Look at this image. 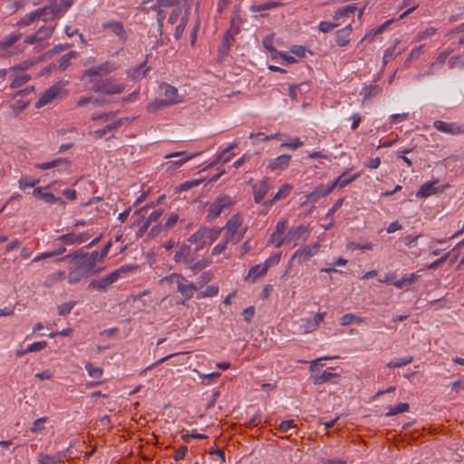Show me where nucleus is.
I'll return each mask as SVG.
<instances>
[{
	"label": "nucleus",
	"instance_id": "nucleus-1",
	"mask_svg": "<svg viewBox=\"0 0 464 464\" xmlns=\"http://www.w3.org/2000/svg\"><path fill=\"white\" fill-rule=\"evenodd\" d=\"M68 260H71L72 263L68 273V283L71 285L101 271V268L95 267L88 259L77 257L69 258Z\"/></svg>",
	"mask_w": 464,
	"mask_h": 464
},
{
	"label": "nucleus",
	"instance_id": "nucleus-2",
	"mask_svg": "<svg viewBox=\"0 0 464 464\" xmlns=\"http://www.w3.org/2000/svg\"><path fill=\"white\" fill-rule=\"evenodd\" d=\"M234 205L232 198L227 195L218 197L211 204L208 205L207 221L211 222L216 219L224 209L230 208Z\"/></svg>",
	"mask_w": 464,
	"mask_h": 464
},
{
	"label": "nucleus",
	"instance_id": "nucleus-3",
	"mask_svg": "<svg viewBox=\"0 0 464 464\" xmlns=\"http://www.w3.org/2000/svg\"><path fill=\"white\" fill-rule=\"evenodd\" d=\"M125 89L123 83L118 82L111 78L101 79L94 82L92 90L95 92H102L108 95L120 94Z\"/></svg>",
	"mask_w": 464,
	"mask_h": 464
},
{
	"label": "nucleus",
	"instance_id": "nucleus-4",
	"mask_svg": "<svg viewBox=\"0 0 464 464\" xmlns=\"http://www.w3.org/2000/svg\"><path fill=\"white\" fill-rule=\"evenodd\" d=\"M116 69H117V66H116L115 63H113L111 61H105L104 63H102V64H100L98 66H94V67L86 69L83 72L82 78L83 79L85 77H92V76L103 77V76H106V75L110 74L111 72H114Z\"/></svg>",
	"mask_w": 464,
	"mask_h": 464
},
{
	"label": "nucleus",
	"instance_id": "nucleus-5",
	"mask_svg": "<svg viewBox=\"0 0 464 464\" xmlns=\"http://www.w3.org/2000/svg\"><path fill=\"white\" fill-rule=\"evenodd\" d=\"M77 257L88 259L90 262L92 263V265L95 267H97L96 266L97 263L102 262L103 260V257L102 256H100V252L92 251L91 254H89V253L85 252L82 248H81L77 251L69 253V254L62 256L61 258H59V260L65 261L69 258H77Z\"/></svg>",
	"mask_w": 464,
	"mask_h": 464
},
{
	"label": "nucleus",
	"instance_id": "nucleus-6",
	"mask_svg": "<svg viewBox=\"0 0 464 464\" xmlns=\"http://www.w3.org/2000/svg\"><path fill=\"white\" fill-rule=\"evenodd\" d=\"M310 231L304 225H299L295 227H292L287 234L285 235L289 243H293L295 246L299 245L301 242H304L307 239Z\"/></svg>",
	"mask_w": 464,
	"mask_h": 464
},
{
	"label": "nucleus",
	"instance_id": "nucleus-7",
	"mask_svg": "<svg viewBox=\"0 0 464 464\" xmlns=\"http://www.w3.org/2000/svg\"><path fill=\"white\" fill-rule=\"evenodd\" d=\"M319 246H320L319 243L316 242V243L313 244L312 246H305L304 247L297 249L295 252V254L293 255L291 261L292 262L296 261L298 263H302V262L305 261L306 259H308L309 257H311L312 256H314V254L317 253Z\"/></svg>",
	"mask_w": 464,
	"mask_h": 464
},
{
	"label": "nucleus",
	"instance_id": "nucleus-8",
	"mask_svg": "<svg viewBox=\"0 0 464 464\" xmlns=\"http://www.w3.org/2000/svg\"><path fill=\"white\" fill-rule=\"evenodd\" d=\"M62 88L58 85H53L44 91L43 95L35 102V108L39 109L52 102L60 93Z\"/></svg>",
	"mask_w": 464,
	"mask_h": 464
},
{
	"label": "nucleus",
	"instance_id": "nucleus-9",
	"mask_svg": "<svg viewBox=\"0 0 464 464\" xmlns=\"http://www.w3.org/2000/svg\"><path fill=\"white\" fill-rule=\"evenodd\" d=\"M433 126L437 130L451 135H457L463 131L462 128L455 122H446L438 120L433 122Z\"/></svg>",
	"mask_w": 464,
	"mask_h": 464
},
{
	"label": "nucleus",
	"instance_id": "nucleus-10",
	"mask_svg": "<svg viewBox=\"0 0 464 464\" xmlns=\"http://www.w3.org/2000/svg\"><path fill=\"white\" fill-rule=\"evenodd\" d=\"M340 374L329 371H324L322 373L314 375L313 377V382L314 385H322L326 382L336 384L339 382Z\"/></svg>",
	"mask_w": 464,
	"mask_h": 464
},
{
	"label": "nucleus",
	"instance_id": "nucleus-11",
	"mask_svg": "<svg viewBox=\"0 0 464 464\" xmlns=\"http://www.w3.org/2000/svg\"><path fill=\"white\" fill-rule=\"evenodd\" d=\"M438 180L428 181L421 185L419 190L416 192V197L419 198H425L431 195L437 194L438 192H442L444 190V187L440 188L435 187V184Z\"/></svg>",
	"mask_w": 464,
	"mask_h": 464
},
{
	"label": "nucleus",
	"instance_id": "nucleus-12",
	"mask_svg": "<svg viewBox=\"0 0 464 464\" xmlns=\"http://www.w3.org/2000/svg\"><path fill=\"white\" fill-rule=\"evenodd\" d=\"M88 239V234L86 233H80L76 234L74 232L63 234L60 236L57 240L61 241L63 244L66 245H80L84 243Z\"/></svg>",
	"mask_w": 464,
	"mask_h": 464
},
{
	"label": "nucleus",
	"instance_id": "nucleus-13",
	"mask_svg": "<svg viewBox=\"0 0 464 464\" xmlns=\"http://www.w3.org/2000/svg\"><path fill=\"white\" fill-rule=\"evenodd\" d=\"M190 252L191 246L187 244H182L176 251L173 259L176 263L182 262L186 265H190L194 260L193 258L189 257Z\"/></svg>",
	"mask_w": 464,
	"mask_h": 464
},
{
	"label": "nucleus",
	"instance_id": "nucleus-14",
	"mask_svg": "<svg viewBox=\"0 0 464 464\" xmlns=\"http://www.w3.org/2000/svg\"><path fill=\"white\" fill-rule=\"evenodd\" d=\"M252 188L254 193V201L256 203H260L270 189L269 179L266 177L264 178L259 188H257L256 185H254Z\"/></svg>",
	"mask_w": 464,
	"mask_h": 464
},
{
	"label": "nucleus",
	"instance_id": "nucleus-15",
	"mask_svg": "<svg viewBox=\"0 0 464 464\" xmlns=\"http://www.w3.org/2000/svg\"><path fill=\"white\" fill-rule=\"evenodd\" d=\"M332 192V188L330 184L324 186V184H320L315 187V188L306 196V201L308 202H316L321 197L326 196Z\"/></svg>",
	"mask_w": 464,
	"mask_h": 464
},
{
	"label": "nucleus",
	"instance_id": "nucleus-16",
	"mask_svg": "<svg viewBox=\"0 0 464 464\" xmlns=\"http://www.w3.org/2000/svg\"><path fill=\"white\" fill-rule=\"evenodd\" d=\"M291 160V156L282 154L270 160L267 168L271 170H282L288 167Z\"/></svg>",
	"mask_w": 464,
	"mask_h": 464
},
{
	"label": "nucleus",
	"instance_id": "nucleus-17",
	"mask_svg": "<svg viewBox=\"0 0 464 464\" xmlns=\"http://www.w3.org/2000/svg\"><path fill=\"white\" fill-rule=\"evenodd\" d=\"M22 37V34H10L5 38L0 41V57L6 55L7 50Z\"/></svg>",
	"mask_w": 464,
	"mask_h": 464
},
{
	"label": "nucleus",
	"instance_id": "nucleus-18",
	"mask_svg": "<svg viewBox=\"0 0 464 464\" xmlns=\"http://www.w3.org/2000/svg\"><path fill=\"white\" fill-rule=\"evenodd\" d=\"M184 279L177 280V289L178 292H179L185 299L188 300L190 299L194 292L198 289L196 285L193 283H184Z\"/></svg>",
	"mask_w": 464,
	"mask_h": 464
},
{
	"label": "nucleus",
	"instance_id": "nucleus-19",
	"mask_svg": "<svg viewBox=\"0 0 464 464\" xmlns=\"http://www.w3.org/2000/svg\"><path fill=\"white\" fill-rule=\"evenodd\" d=\"M147 61H144L139 66L131 67L127 71V74L129 77L133 80H138L145 77L147 72L150 71V66H146Z\"/></svg>",
	"mask_w": 464,
	"mask_h": 464
},
{
	"label": "nucleus",
	"instance_id": "nucleus-20",
	"mask_svg": "<svg viewBox=\"0 0 464 464\" xmlns=\"http://www.w3.org/2000/svg\"><path fill=\"white\" fill-rule=\"evenodd\" d=\"M352 33L351 24H347L345 27L338 30L335 35V42L339 46H345L350 42V34Z\"/></svg>",
	"mask_w": 464,
	"mask_h": 464
},
{
	"label": "nucleus",
	"instance_id": "nucleus-21",
	"mask_svg": "<svg viewBox=\"0 0 464 464\" xmlns=\"http://www.w3.org/2000/svg\"><path fill=\"white\" fill-rule=\"evenodd\" d=\"M73 2L74 0H61L57 3L56 0H53L51 5L56 18L60 17L62 14L66 12L72 5Z\"/></svg>",
	"mask_w": 464,
	"mask_h": 464
},
{
	"label": "nucleus",
	"instance_id": "nucleus-22",
	"mask_svg": "<svg viewBox=\"0 0 464 464\" xmlns=\"http://www.w3.org/2000/svg\"><path fill=\"white\" fill-rule=\"evenodd\" d=\"M188 242L196 245L195 251H199L208 245V241L206 237H204L201 227L189 237Z\"/></svg>",
	"mask_w": 464,
	"mask_h": 464
},
{
	"label": "nucleus",
	"instance_id": "nucleus-23",
	"mask_svg": "<svg viewBox=\"0 0 464 464\" xmlns=\"http://www.w3.org/2000/svg\"><path fill=\"white\" fill-rule=\"evenodd\" d=\"M160 88L163 90L165 99L175 101V104L182 102V98L179 95L176 87L168 83H162Z\"/></svg>",
	"mask_w": 464,
	"mask_h": 464
},
{
	"label": "nucleus",
	"instance_id": "nucleus-24",
	"mask_svg": "<svg viewBox=\"0 0 464 464\" xmlns=\"http://www.w3.org/2000/svg\"><path fill=\"white\" fill-rule=\"evenodd\" d=\"M104 28L111 29V31L121 39L126 38V31L123 24L118 21H109L103 24Z\"/></svg>",
	"mask_w": 464,
	"mask_h": 464
},
{
	"label": "nucleus",
	"instance_id": "nucleus-25",
	"mask_svg": "<svg viewBox=\"0 0 464 464\" xmlns=\"http://www.w3.org/2000/svg\"><path fill=\"white\" fill-rule=\"evenodd\" d=\"M122 124V120H118L114 122L107 124L104 128L94 130L92 135L96 139H102L107 133L113 131L114 130L120 128Z\"/></svg>",
	"mask_w": 464,
	"mask_h": 464
},
{
	"label": "nucleus",
	"instance_id": "nucleus-26",
	"mask_svg": "<svg viewBox=\"0 0 464 464\" xmlns=\"http://www.w3.org/2000/svg\"><path fill=\"white\" fill-rule=\"evenodd\" d=\"M324 313H318L312 319L306 320L305 324L303 325L304 333H311L314 331L319 324L324 321Z\"/></svg>",
	"mask_w": 464,
	"mask_h": 464
},
{
	"label": "nucleus",
	"instance_id": "nucleus-27",
	"mask_svg": "<svg viewBox=\"0 0 464 464\" xmlns=\"http://www.w3.org/2000/svg\"><path fill=\"white\" fill-rule=\"evenodd\" d=\"M345 174H346L345 172L342 173L334 182H332L330 184V187L332 188V191L336 187L344 188L345 186L349 185L350 183H352L353 180H355L359 177V174L356 173L348 178H344Z\"/></svg>",
	"mask_w": 464,
	"mask_h": 464
},
{
	"label": "nucleus",
	"instance_id": "nucleus-28",
	"mask_svg": "<svg viewBox=\"0 0 464 464\" xmlns=\"http://www.w3.org/2000/svg\"><path fill=\"white\" fill-rule=\"evenodd\" d=\"M235 42V38L233 36L225 34L222 39V42L220 44L219 49H218V57L221 58L225 55L228 54L229 49L232 45V44Z\"/></svg>",
	"mask_w": 464,
	"mask_h": 464
},
{
	"label": "nucleus",
	"instance_id": "nucleus-29",
	"mask_svg": "<svg viewBox=\"0 0 464 464\" xmlns=\"http://www.w3.org/2000/svg\"><path fill=\"white\" fill-rule=\"evenodd\" d=\"M240 225H241V219H240L239 215L238 214L233 215L228 219V221L227 222V224L225 226L227 234L232 237L236 233L237 229L240 227Z\"/></svg>",
	"mask_w": 464,
	"mask_h": 464
},
{
	"label": "nucleus",
	"instance_id": "nucleus-30",
	"mask_svg": "<svg viewBox=\"0 0 464 464\" xmlns=\"http://www.w3.org/2000/svg\"><path fill=\"white\" fill-rule=\"evenodd\" d=\"M292 189V186L289 185V184H284L280 188L279 190L275 194V196L273 197L272 199L268 200V201H266L264 202V205L265 206H270L272 205L275 201H277V200H280L284 198H285L291 191Z\"/></svg>",
	"mask_w": 464,
	"mask_h": 464
},
{
	"label": "nucleus",
	"instance_id": "nucleus-31",
	"mask_svg": "<svg viewBox=\"0 0 464 464\" xmlns=\"http://www.w3.org/2000/svg\"><path fill=\"white\" fill-rule=\"evenodd\" d=\"M420 278V276L417 274H408L403 276L400 280L395 281L393 285L397 288H402L403 286L410 285L412 283H415Z\"/></svg>",
	"mask_w": 464,
	"mask_h": 464
},
{
	"label": "nucleus",
	"instance_id": "nucleus-32",
	"mask_svg": "<svg viewBox=\"0 0 464 464\" xmlns=\"http://www.w3.org/2000/svg\"><path fill=\"white\" fill-rule=\"evenodd\" d=\"M281 253H276L267 258L263 264L261 270L257 273V276H265L271 266L276 265L280 262Z\"/></svg>",
	"mask_w": 464,
	"mask_h": 464
},
{
	"label": "nucleus",
	"instance_id": "nucleus-33",
	"mask_svg": "<svg viewBox=\"0 0 464 464\" xmlns=\"http://www.w3.org/2000/svg\"><path fill=\"white\" fill-rule=\"evenodd\" d=\"M201 229L204 237H206L208 244H211L218 239L222 228L201 227Z\"/></svg>",
	"mask_w": 464,
	"mask_h": 464
},
{
	"label": "nucleus",
	"instance_id": "nucleus-34",
	"mask_svg": "<svg viewBox=\"0 0 464 464\" xmlns=\"http://www.w3.org/2000/svg\"><path fill=\"white\" fill-rule=\"evenodd\" d=\"M281 5H283V3H281V2L267 1L263 4L253 5L252 6H250V11L261 12V11H265V10H270V9H273V8H276V7H278Z\"/></svg>",
	"mask_w": 464,
	"mask_h": 464
},
{
	"label": "nucleus",
	"instance_id": "nucleus-35",
	"mask_svg": "<svg viewBox=\"0 0 464 464\" xmlns=\"http://www.w3.org/2000/svg\"><path fill=\"white\" fill-rule=\"evenodd\" d=\"M410 405L406 402H401L395 406H390L389 411L386 412L385 416L391 417L397 415L399 413L409 411Z\"/></svg>",
	"mask_w": 464,
	"mask_h": 464
},
{
	"label": "nucleus",
	"instance_id": "nucleus-36",
	"mask_svg": "<svg viewBox=\"0 0 464 464\" xmlns=\"http://www.w3.org/2000/svg\"><path fill=\"white\" fill-rule=\"evenodd\" d=\"M54 29H55V25L41 26L40 28H38V30L35 32L38 41L42 42V41L46 40L49 37H51Z\"/></svg>",
	"mask_w": 464,
	"mask_h": 464
},
{
	"label": "nucleus",
	"instance_id": "nucleus-37",
	"mask_svg": "<svg viewBox=\"0 0 464 464\" xmlns=\"http://www.w3.org/2000/svg\"><path fill=\"white\" fill-rule=\"evenodd\" d=\"M77 56V52L71 51L63 54L58 61V68L60 71H64L70 64V61Z\"/></svg>",
	"mask_w": 464,
	"mask_h": 464
},
{
	"label": "nucleus",
	"instance_id": "nucleus-38",
	"mask_svg": "<svg viewBox=\"0 0 464 464\" xmlns=\"http://www.w3.org/2000/svg\"><path fill=\"white\" fill-rule=\"evenodd\" d=\"M241 18L238 14H234L231 18V24L229 29L226 32L229 36L235 37L240 32Z\"/></svg>",
	"mask_w": 464,
	"mask_h": 464
},
{
	"label": "nucleus",
	"instance_id": "nucleus-39",
	"mask_svg": "<svg viewBox=\"0 0 464 464\" xmlns=\"http://www.w3.org/2000/svg\"><path fill=\"white\" fill-rule=\"evenodd\" d=\"M413 362V356L409 355L406 357L399 358L393 361L389 362L386 366L390 369L392 368H400L404 365L410 364Z\"/></svg>",
	"mask_w": 464,
	"mask_h": 464
},
{
	"label": "nucleus",
	"instance_id": "nucleus-40",
	"mask_svg": "<svg viewBox=\"0 0 464 464\" xmlns=\"http://www.w3.org/2000/svg\"><path fill=\"white\" fill-rule=\"evenodd\" d=\"M132 268H134V266H121V268L111 272V274L105 276L104 277L107 280V282L109 283V285H111L119 278L121 273L129 271Z\"/></svg>",
	"mask_w": 464,
	"mask_h": 464
},
{
	"label": "nucleus",
	"instance_id": "nucleus-41",
	"mask_svg": "<svg viewBox=\"0 0 464 464\" xmlns=\"http://www.w3.org/2000/svg\"><path fill=\"white\" fill-rule=\"evenodd\" d=\"M356 10V6L355 5H346L344 6L343 8H340L338 9L334 14V20H338L340 17H343V16H350L351 14H353Z\"/></svg>",
	"mask_w": 464,
	"mask_h": 464
},
{
	"label": "nucleus",
	"instance_id": "nucleus-42",
	"mask_svg": "<svg viewBox=\"0 0 464 464\" xmlns=\"http://www.w3.org/2000/svg\"><path fill=\"white\" fill-rule=\"evenodd\" d=\"M109 283L105 279V277H102L100 279H95L90 282L88 288L89 289H98L100 291L105 290L109 286Z\"/></svg>",
	"mask_w": 464,
	"mask_h": 464
},
{
	"label": "nucleus",
	"instance_id": "nucleus-43",
	"mask_svg": "<svg viewBox=\"0 0 464 464\" xmlns=\"http://www.w3.org/2000/svg\"><path fill=\"white\" fill-rule=\"evenodd\" d=\"M30 80H31V76L29 74L18 75L14 78V80L12 81V82L10 84V87L12 89L19 88V87L23 86L24 84H25Z\"/></svg>",
	"mask_w": 464,
	"mask_h": 464
},
{
	"label": "nucleus",
	"instance_id": "nucleus-44",
	"mask_svg": "<svg viewBox=\"0 0 464 464\" xmlns=\"http://www.w3.org/2000/svg\"><path fill=\"white\" fill-rule=\"evenodd\" d=\"M65 251H66V248L63 246V247H59L53 251L44 252V253H42L41 255L35 256L33 259V262L39 261L43 258L56 256L63 254Z\"/></svg>",
	"mask_w": 464,
	"mask_h": 464
},
{
	"label": "nucleus",
	"instance_id": "nucleus-45",
	"mask_svg": "<svg viewBox=\"0 0 464 464\" xmlns=\"http://www.w3.org/2000/svg\"><path fill=\"white\" fill-rule=\"evenodd\" d=\"M40 199L49 204H64L61 198L55 197L52 192H44Z\"/></svg>",
	"mask_w": 464,
	"mask_h": 464
},
{
	"label": "nucleus",
	"instance_id": "nucleus-46",
	"mask_svg": "<svg viewBox=\"0 0 464 464\" xmlns=\"http://www.w3.org/2000/svg\"><path fill=\"white\" fill-rule=\"evenodd\" d=\"M173 104H175V101L164 98L155 101L153 103L150 105V108H152V111H156Z\"/></svg>",
	"mask_w": 464,
	"mask_h": 464
},
{
	"label": "nucleus",
	"instance_id": "nucleus-47",
	"mask_svg": "<svg viewBox=\"0 0 464 464\" xmlns=\"http://www.w3.org/2000/svg\"><path fill=\"white\" fill-rule=\"evenodd\" d=\"M85 369L88 372V374L91 377L95 378V379L100 378L102 376V369L101 367L93 365L91 362H88L85 365Z\"/></svg>",
	"mask_w": 464,
	"mask_h": 464
},
{
	"label": "nucleus",
	"instance_id": "nucleus-48",
	"mask_svg": "<svg viewBox=\"0 0 464 464\" xmlns=\"http://www.w3.org/2000/svg\"><path fill=\"white\" fill-rule=\"evenodd\" d=\"M76 305L75 301H69L57 306L58 314L60 315H66L72 312L73 307Z\"/></svg>",
	"mask_w": 464,
	"mask_h": 464
},
{
	"label": "nucleus",
	"instance_id": "nucleus-49",
	"mask_svg": "<svg viewBox=\"0 0 464 464\" xmlns=\"http://www.w3.org/2000/svg\"><path fill=\"white\" fill-rule=\"evenodd\" d=\"M362 320L353 314H345L340 319V324L343 326L350 325L354 322L360 323Z\"/></svg>",
	"mask_w": 464,
	"mask_h": 464
},
{
	"label": "nucleus",
	"instance_id": "nucleus-50",
	"mask_svg": "<svg viewBox=\"0 0 464 464\" xmlns=\"http://www.w3.org/2000/svg\"><path fill=\"white\" fill-rule=\"evenodd\" d=\"M211 262L207 260V259H201V260H198L195 263H191L189 266V269L193 272V273H196L198 271H200L204 268H206L207 266H209Z\"/></svg>",
	"mask_w": 464,
	"mask_h": 464
},
{
	"label": "nucleus",
	"instance_id": "nucleus-51",
	"mask_svg": "<svg viewBox=\"0 0 464 464\" xmlns=\"http://www.w3.org/2000/svg\"><path fill=\"white\" fill-rule=\"evenodd\" d=\"M38 464H59L54 456L44 453H39L37 457Z\"/></svg>",
	"mask_w": 464,
	"mask_h": 464
},
{
	"label": "nucleus",
	"instance_id": "nucleus-52",
	"mask_svg": "<svg viewBox=\"0 0 464 464\" xmlns=\"http://www.w3.org/2000/svg\"><path fill=\"white\" fill-rule=\"evenodd\" d=\"M218 293V287L216 285H208L204 291L198 294V298L215 296Z\"/></svg>",
	"mask_w": 464,
	"mask_h": 464
},
{
	"label": "nucleus",
	"instance_id": "nucleus-53",
	"mask_svg": "<svg viewBox=\"0 0 464 464\" xmlns=\"http://www.w3.org/2000/svg\"><path fill=\"white\" fill-rule=\"evenodd\" d=\"M339 25L338 23H334V22H327V21H322L320 22L319 25H318V29L322 32V33H328L332 30H334L335 27H337Z\"/></svg>",
	"mask_w": 464,
	"mask_h": 464
},
{
	"label": "nucleus",
	"instance_id": "nucleus-54",
	"mask_svg": "<svg viewBox=\"0 0 464 464\" xmlns=\"http://www.w3.org/2000/svg\"><path fill=\"white\" fill-rule=\"evenodd\" d=\"M63 165L64 166V162H63L62 160H52V161H48V162H44V163H37L35 164V168L37 169H54L56 165Z\"/></svg>",
	"mask_w": 464,
	"mask_h": 464
},
{
	"label": "nucleus",
	"instance_id": "nucleus-55",
	"mask_svg": "<svg viewBox=\"0 0 464 464\" xmlns=\"http://www.w3.org/2000/svg\"><path fill=\"white\" fill-rule=\"evenodd\" d=\"M39 182L38 179H32L31 177L22 178L19 180V187L21 188H32Z\"/></svg>",
	"mask_w": 464,
	"mask_h": 464
},
{
	"label": "nucleus",
	"instance_id": "nucleus-56",
	"mask_svg": "<svg viewBox=\"0 0 464 464\" xmlns=\"http://www.w3.org/2000/svg\"><path fill=\"white\" fill-rule=\"evenodd\" d=\"M202 180L203 179H192V180L185 181L179 185V189L180 191L188 190L194 187L198 186L202 182Z\"/></svg>",
	"mask_w": 464,
	"mask_h": 464
},
{
	"label": "nucleus",
	"instance_id": "nucleus-57",
	"mask_svg": "<svg viewBox=\"0 0 464 464\" xmlns=\"http://www.w3.org/2000/svg\"><path fill=\"white\" fill-rule=\"evenodd\" d=\"M46 420H47L46 417H41V418L36 419L33 422L31 431L36 433V432L43 430L44 429L43 424L46 421Z\"/></svg>",
	"mask_w": 464,
	"mask_h": 464
},
{
	"label": "nucleus",
	"instance_id": "nucleus-58",
	"mask_svg": "<svg viewBox=\"0 0 464 464\" xmlns=\"http://www.w3.org/2000/svg\"><path fill=\"white\" fill-rule=\"evenodd\" d=\"M46 346H47L46 341L34 342L27 346V351H29L30 353L38 352V351L45 349Z\"/></svg>",
	"mask_w": 464,
	"mask_h": 464
},
{
	"label": "nucleus",
	"instance_id": "nucleus-59",
	"mask_svg": "<svg viewBox=\"0 0 464 464\" xmlns=\"http://www.w3.org/2000/svg\"><path fill=\"white\" fill-rule=\"evenodd\" d=\"M34 63L32 60L24 61L13 67H11L10 71H25L28 70L31 66H33Z\"/></svg>",
	"mask_w": 464,
	"mask_h": 464
},
{
	"label": "nucleus",
	"instance_id": "nucleus-60",
	"mask_svg": "<svg viewBox=\"0 0 464 464\" xmlns=\"http://www.w3.org/2000/svg\"><path fill=\"white\" fill-rule=\"evenodd\" d=\"M29 104V102L17 101L12 105L14 115L21 113Z\"/></svg>",
	"mask_w": 464,
	"mask_h": 464
},
{
	"label": "nucleus",
	"instance_id": "nucleus-61",
	"mask_svg": "<svg viewBox=\"0 0 464 464\" xmlns=\"http://www.w3.org/2000/svg\"><path fill=\"white\" fill-rule=\"evenodd\" d=\"M34 22H35L32 13L25 14L24 17H22L17 23V26H26L32 24Z\"/></svg>",
	"mask_w": 464,
	"mask_h": 464
},
{
	"label": "nucleus",
	"instance_id": "nucleus-62",
	"mask_svg": "<svg viewBox=\"0 0 464 464\" xmlns=\"http://www.w3.org/2000/svg\"><path fill=\"white\" fill-rule=\"evenodd\" d=\"M287 226L286 220H281L277 222L275 231L272 233L271 237H275L276 235H281L285 232Z\"/></svg>",
	"mask_w": 464,
	"mask_h": 464
},
{
	"label": "nucleus",
	"instance_id": "nucleus-63",
	"mask_svg": "<svg viewBox=\"0 0 464 464\" xmlns=\"http://www.w3.org/2000/svg\"><path fill=\"white\" fill-rule=\"evenodd\" d=\"M178 220H179V216L175 213H171L165 222L164 228L169 229L178 222Z\"/></svg>",
	"mask_w": 464,
	"mask_h": 464
},
{
	"label": "nucleus",
	"instance_id": "nucleus-64",
	"mask_svg": "<svg viewBox=\"0 0 464 464\" xmlns=\"http://www.w3.org/2000/svg\"><path fill=\"white\" fill-rule=\"evenodd\" d=\"M63 276H64V272L59 271V272L53 273L47 277L45 285H49L50 284H52L57 280H61Z\"/></svg>",
	"mask_w": 464,
	"mask_h": 464
}]
</instances>
